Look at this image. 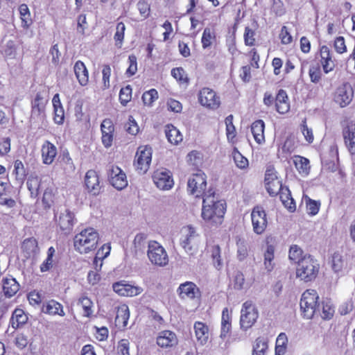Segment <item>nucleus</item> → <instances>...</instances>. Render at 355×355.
<instances>
[{
  "label": "nucleus",
  "mask_w": 355,
  "mask_h": 355,
  "mask_svg": "<svg viewBox=\"0 0 355 355\" xmlns=\"http://www.w3.org/2000/svg\"><path fill=\"white\" fill-rule=\"evenodd\" d=\"M251 220L253 232L261 234L266 229L268 221L266 214L263 207L257 206L251 212Z\"/></svg>",
  "instance_id": "9d476101"
},
{
  "label": "nucleus",
  "mask_w": 355,
  "mask_h": 355,
  "mask_svg": "<svg viewBox=\"0 0 355 355\" xmlns=\"http://www.w3.org/2000/svg\"><path fill=\"white\" fill-rule=\"evenodd\" d=\"M21 248L28 256H31L36 253L37 250V242L34 238L26 239L22 243Z\"/></svg>",
  "instance_id": "37998d69"
},
{
  "label": "nucleus",
  "mask_w": 355,
  "mask_h": 355,
  "mask_svg": "<svg viewBox=\"0 0 355 355\" xmlns=\"http://www.w3.org/2000/svg\"><path fill=\"white\" fill-rule=\"evenodd\" d=\"M211 257L216 268H220L223 265L220 257V248L218 245H214L211 250Z\"/></svg>",
  "instance_id": "e2e57ef3"
},
{
  "label": "nucleus",
  "mask_w": 355,
  "mask_h": 355,
  "mask_svg": "<svg viewBox=\"0 0 355 355\" xmlns=\"http://www.w3.org/2000/svg\"><path fill=\"white\" fill-rule=\"evenodd\" d=\"M111 247L108 243L104 244L96 252L95 262L98 263L106 258L110 253Z\"/></svg>",
  "instance_id": "13d9d810"
},
{
  "label": "nucleus",
  "mask_w": 355,
  "mask_h": 355,
  "mask_svg": "<svg viewBox=\"0 0 355 355\" xmlns=\"http://www.w3.org/2000/svg\"><path fill=\"white\" fill-rule=\"evenodd\" d=\"M158 98V92L155 89L145 92L142 95V101L146 105L151 106Z\"/></svg>",
  "instance_id": "3c124183"
},
{
  "label": "nucleus",
  "mask_w": 355,
  "mask_h": 355,
  "mask_svg": "<svg viewBox=\"0 0 355 355\" xmlns=\"http://www.w3.org/2000/svg\"><path fill=\"white\" fill-rule=\"evenodd\" d=\"M354 98V89L347 82L339 85L334 93V100L341 107L349 105Z\"/></svg>",
  "instance_id": "1a4fd4ad"
},
{
  "label": "nucleus",
  "mask_w": 355,
  "mask_h": 355,
  "mask_svg": "<svg viewBox=\"0 0 355 355\" xmlns=\"http://www.w3.org/2000/svg\"><path fill=\"white\" fill-rule=\"evenodd\" d=\"M112 288L119 295L124 297L137 296L143 292L141 287L132 286L124 280L114 283L112 284Z\"/></svg>",
  "instance_id": "2eb2a0df"
},
{
  "label": "nucleus",
  "mask_w": 355,
  "mask_h": 355,
  "mask_svg": "<svg viewBox=\"0 0 355 355\" xmlns=\"http://www.w3.org/2000/svg\"><path fill=\"white\" fill-rule=\"evenodd\" d=\"M178 343L176 334L168 330L162 331L157 337V344L162 348L175 347Z\"/></svg>",
  "instance_id": "6ab92c4d"
},
{
  "label": "nucleus",
  "mask_w": 355,
  "mask_h": 355,
  "mask_svg": "<svg viewBox=\"0 0 355 355\" xmlns=\"http://www.w3.org/2000/svg\"><path fill=\"white\" fill-rule=\"evenodd\" d=\"M268 349V341L266 338L259 337L256 339L253 346L252 355H265Z\"/></svg>",
  "instance_id": "79ce46f5"
},
{
  "label": "nucleus",
  "mask_w": 355,
  "mask_h": 355,
  "mask_svg": "<svg viewBox=\"0 0 355 355\" xmlns=\"http://www.w3.org/2000/svg\"><path fill=\"white\" fill-rule=\"evenodd\" d=\"M334 46L338 53L342 54L347 51L345 39L342 36L337 37L334 43Z\"/></svg>",
  "instance_id": "69168bd1"
},
{
  "label": "nucleus",
  "mask_w": 355,
  "mask_h": 355,
  "mask_svg": "<svg viewBox=\"0 0 355 355\" xmlns=\"http://www.w3.org/2000/svg\"><path fill=\"white\" fill-rule=\"evenodd\" d=\"M172 76L177 80L182 83L187 82L185 71L182 67L174 68L171 70Z\"/></svg>",
  "instance_id": "338daca9"
},
{
  "label": "nucleus",
  "mask_w": 355,
  "mask_h": 355,
  "mask_svg": "<svg viewBox=\"0 0 355 355\" xmlns=\"http://www.w3.org/2000/svg\"><path fill=\"white\" fill-rule=\"evenodd\" d=\"M125 30V26L123 22H119L116 27V33L114 36V39L116 42V46L119 48L121 47L122 42L124 38V32Z\"/></svg>",
  "instance_id": "8fccbe9b"
},
{
  "label": "nucleus",
  "mask_w": 355,
  "mask_h": 355,
  "mask_svg": "<svg viewBox=\"0 0 355 355\" xmlns=\"http://www.w3.org/2000/svg\"><path fill=\"white\" fill-rule=\"evenodd\" d=\"M226 125L227 137L228 139H232L236 136V129L233 124V116H227L225 120Z\"/></svg>",
  "instance_id": "864d4df0"
},
{
  "label": "nucleus",
  "mask_w": 355,
  "mask_h": 355,
  "mask_svg": "<svg viewBox=\"0 0 355 355\" xmlns=\"http://www.w3.org/2000/svg\"><path fill=\"white\" fill-rule=\"evenodd\" d=\"M147 236L144 233L137 234L134 239V245L136 250H142L146 243Z\"/></svg>",
  "instance_id": "052dcab7"
},
{
  "label": "nucleus",
  "mask_w": 355,
  "mask_h": 355,
  "mask_svg": "<svg viewBox=\"0 0 355 355\" xmlns=\"http://www.w3.org/2000/svg\"><path fill=\"white\" fill-rule=\"evenodd\" d=\"M137 7L139 11L140 15L144 17V19H146L149 16L150 12V6L146 1L139 0L137 4Z\"/></svg>",
  "instance_id": "bf43d9fd"
},
{
  "label": "nucleus",
  "mask_w": 355,
  "mask_h": 355,
  "mask_svg": "<svg viewBox=\"0 0 355 355\" xmlns=\"http://www.w3.org/2000/svg\"><path fill=\"white\" fill-rule=\"evenodd\" d=\"M117 350L121 355L130 354V342L127 339H122L119 342Z\"/></svg>",
  "instance_id": "774afa93"
},
{
  "label": "nucleus",
  "mask_w": 355,
  "mask_h": 355,
  "mask_svg": "<svg viewBox=\"0 0 355 355\" xmlns=\"http://www.w3.org/2000/svg\"><path fill=\"white\" fill-rule=\"evenodd\" d=\"M42 158L44 164H51L57 155V148L49 141H46L42 146Z\"/></svg>",
  "instance_id": "5701e85b"
},
{
  "label": "nucleus",
  "mask_w": 355,
  "mask_h": 355,
  "mask_svg": "<svg viewBox=\"0 0 355 355\" xmlns=\"http://www.w3.org/2000/svg\"><path fill=\"white\" fill-rule=\"evenodd\" d=\"M226 210L225 202L216 199L214 192L207 191L203 198L202 217L210 224H220Z\"/></svg>",
  "instance_id": "f257e3e1"
},
{
  "label": "nucleus",
  "mask_w": 355,
  "mask_h": 355,
  "mask_svg": "<svg viewBox=\"0 0 355 355\" xmlns=\"http://www.w3.org/2000/svg\"><path fill=\"white\" fill-rule=\"evenodd\" d=\"M55 217L62 230L69 232L72 230L74 224V215L69 210L67 209H62L58 216V219L57 215Z\"/></svg>",
  "instance_id": "4be33fe9"
},
{
  "label": "nucleus",
  "mask_w": 355,
  "mask_h": 355,
  "mask_svg": "<svg viewBox=\"0 0 355 355\" xmlns=\"http://www.w3.org/2000/svg\"><path fill=\"white\" fill-rule=\"evenodd\" d=\"M132 98V88L130 85L121 89L119 92V100L123 105H125Z\"/></svg>",
  "instance_id": "603ef678"
},
{
  "label": "nucleus",
  "mask_w": 355,
  "mask_h": 355,
  "mask_svg": "<svg viewBox=\"0 0 355 355\" xmlns=\"http://www.w3.org/2000/svg\"><path fill=\"white\" fill-rule=\"evenodd\" d=\"M152 159V149L148 146H140L137 151L135 165L141 173H146Z\"/></svg>",
  "instance_id": "9b49d317"
},
{
  "label": "nucleus",
  "mask_w": 355,
  "mask_h": 355,
  "mask_svg": "<svg viewBox=\"0 0 355 355\" xmlns=\"http://www.w3.org/2000/svg\"><path fill=\"white\" fill-rule=\"evenodd\" d=\"M346 266V262L343 257L338 252H335L332 256L331 267L335 272H342Z\"/></svg>",
  "instance_id": "a18cd8bd"
},
{
  "label": "nucleus",
  "mask_w": 355,
  "mask_h": 355,
  "mask_svg": "<svg viewBox=\"0 0 355 355\" xmlns=\"http://www.w3.org/2000/svg\"><path fill=\"white\" fill-rule=\"evenodd\" d=\"M318 298L316 291L313 289H307L302 293L300 305L304 318L311 319L313 317L319 306Z\"/></svg>",
  "instance_id": "20e7f679"
},
{
  "label": "nucleus",
  "mask_w": 355,
  "mask_h": 355,
  "mask_svg": "<svg viewBox=\"0 0 355 355\" xmlns=\"http://www.w3.org/2000/svg\"><path fill=\"white\" fill-rule=\"evenodd\" d=\"M237 245V258L239 261L244 260L248 257V246L244 241L241 239L236 243Z\"/></svg>",
  "instance_id": "4d7b16f0"
},
{
  "label": "nucleus",
  "mask_w": 355,
  "mask_h": 355,
  "mask_svg": "<svg viewBox=\"0 0 355 355\" xmlns=\"http://www.w3.org/2000/svg\"><path fill=\"white\" fill-rule=\"evenodd\" d=\"M153 180L155 184L160 190H169L174 184L171 173L166 169H158L155 171Z\"/></svg>",
  "instance_id": "4468645a"
},
{
  "label": "nucleus",
  "mask_w": 355,
  "mask_h": 355,
  "mask_svg": "<svg viewBox=\"0 0 355 355\" xmlns=\"http://www.w3.org/2000/svg\"><path fill=\"white\" fill-rule=\"evenodd\" d=\"M280 200L282 202V204L284 207L291 212H293L296 209V205L294 202V200L291 196V193L288 189H286L285 191H282L279 193Z\"/></svg>",
  "instance_id": "ea45409f"
},
{
  "label": "nucleus",
  "mask_w": 355,
  "mask_h": 355,
  "mask_svg": "<svg viewBox=\"0 0 355 355\" xmlns=\"http://www.w3.org/2000/svg\"><path fill=\"white\" fill-rule=\"evenodd\" d=\"M345 144L352 154H355V121H350L343 130Z\"/></svg>",
  "instance_id": "412c9836"
},
{
  "label": "nucleus",
  "mask_w": 355,
  "mask_h": 355,
  "mask_svg": "<svg viewBox=\"0 0 355 355\" xmlns=\"http://www.w3.org/2000/svg\"><path fill=\"white\" fill-rule=\"evenodd\" d=\"M180 243L185 252L193 254L197 250L200 242V236L192 226H186L182 228Z\"/></svg>",
  "instance_id": "39448f33"
},
{
  "label": "nucleus",
  "mask_w": 355,
  "mask_h": 355,
  "mask_svg": "<svg viewBox=\"0 0 355 355\" xmlns=\"http://www.w3.org/2000/svg\"><path fill=\"white\" fill-rule=\"evenodd\" d=\"M165 133L168 141L172 144L177 145L183 139L180 130L173 125H166Z\"/></svg>",
  "instance_id": "f704fd0d"
},
{
  "label": "nucleus",
  "mask_w": 355,
  "mask_h": 355,
  "mask_svg": "<svg viewBox=\"0 0 355 355\" xmlns=\"http://www.w3.org/2000/svg\"><path fill=\"white\" fill-rule=\"evenodd\" d=\"M78 304L82 306L84 316L89 318L93 314L94 304L87 296L82 295L80 297Z\"/></svg>",
  "instance_id": "58836bf2"
},
{
  "label": "nucleus",
  "mask_w": 355,
  "mask_h": 355,
  "mask_svg": "<svg viewBox=\"0 0 355 355\" xmlns=\"http://www.w3.org/2000/svg\"><path fill=\"white\" fill-rule=\"evenodd\" d=\"M232 157L236 166L240 169H245L248 167V159L245 157L237 149L232 152Z\"/></svg>",
  "instance_id": "de8ad7c7"
},
{
  "label": "nucleus",
  "mask_w": 355,
  "mask_h": 355,
  "mask_svg": "<svg viewBox=\"0 0 355 355\" xmlns=\"http://www.w3.org/2000/svg\"><path fill=\"white\" fill-rule=\"evenodd\" d=\"M19 290V284L12 277H6L3 279V291L6 297L14 296Z\"/></svg>",
  "instance_id": "bb28decb"
},
{
  "label": "nucleus",
  "mask_w": 355,
  "mask_h": 355,
  "mask_svg": "<svg viewBox=\"0 0 355 355\" xmlns=\"http://www.w3.org/2000/svg\"><path fill=\"white\" fill-rule=\"evenodd\" d=\"M265 123L263 120H257L251 125V131L254 140L258 144H262L265 141L264 137Z\"/></svg>",
  "instance_id": "72a5a7b5"
},
{
  "label": "nucleus",
  "mask_w": 355,
  "mask_h": 355,
  "mask_svg": "<svg viewBox=\"0 0 355 355\" xmlns=\"http://www.w3.org/2000/svg\"><path fill=\"white\" fill-rule=\"evenodd\" d=\"M42 312L51 315H65L62 305L53 300L48 301L45 304L43 305Z\"/></svg>",
  "instance_id": "c756f323"
},
{
  "label": "nucleus",
  "mask_w": 355,
  "mask_h": 355,
  "mask_svg": "<svg viewBox=\"0 0 355 355\" xmlns=\"http://www.w3.org/2000/svg\"><path fill=\"white\" fill-rule=\"evenodd\" d=\"M309 74L311 81L313 83H318L321 79V69L318 64L311 65Z\"/></svg>",
  "instance_id": "5fc2aeb1"
},
{
  "label": "nucleus",
  "mask_w": 355,
  "mask_h": 355,
  "mask_svg": "<svg viewBox=\"0 0 355 355\" xmlns=\"http://www.w3.org/2000/svg\"><path fill=\"white\" fill-rule=\"evenodd\" d=\"M55 250L53 247H50L47 251V257L40 265V270L42 272L49 271L53 265L54 261L53 257L55 254Z\"/></svg>",
  "instance_id": "49530a36"
},
{
  "label": "nucleus",
  "mask_w": 355,
  "mask_h": 355,
  "mask_svg": "<svg viewBox=\"0 0 355 355\" xmlns=\"http://www.w3.org/2000/svg\"><path fill=\"white\" fill-rule=\"evenodd\" d=\"M259 317V312L255 304L252 301L245 302L241 310L240 326L243 331L251 328Z\"/></svg>",
  "instance_id": "423d86ee"
},
{
  "label": "nucleus",
  "mask_w": 355,
  "mask_h": 355,
  "mask_svg": "<svg viewBox=\"0 0 355 355\" xmlns=\"http://www.w3.org/2000/svg\"><path fill=\"white\" fill-rule=\"evenodd\" d=\"M21 26L24 28H28L32 23L31 12L26 4H21L19 7Z\"/></svg>",
  "instance_id": "a19ab883"
},
{
  "label": "nucleus",
  "mask_w": 355,
  "mask_h": 355,
  "mask_svg": "<svg viewBox=\"0 0 355 355\" xmlns=\"http://www.w3.org/2000/svg\"><path fill=\"white\" fill-rule=\"evenodd\" d=\"M275 107L277 112L281 114L287 113L290 110V103L286 92L280 89L275 98Z\"/></svg>",
  "instance_id": "b1692460"
},
{
  "label": "nucleus",
  "mask_w": 355,
  "mask_h": 355,
  "mask_svg": "<svg viewBox=\"0 0 355 355\" xmlns=\"http://www.w3.org/2000/svg\"><path fill=\"white\" fill-rule=\"evenodd\" d=\"M215 38L216 36L214 31L211 30L209 28H205L201 39L202 48L204 49L209 48Z\"/></svg>",
  "instance_id": "c03bdc74"
},
{
  "label": "nucleus",
  "mask_w": 355,
  "mask_h": 355,
  "mask_svg": "<svg viewBox=\"0 0 355 355\" xmlns=\"http://www.w3.org/2000/svg\"><path fill=\"white\" fill-rule=\"evenodd\" d=\"M266 190L270 196H276L284 190L282 182L279 180L273 168H268L265 174Z\"/></svg>",
  "instance_id": "ddd939ff"
},
{
  "label": "nucleus",
  "mask_w": 355,
  "mask_h": 355,
  "mask_svg": "<svg viewBox=\"0 0 355 355\" xmlns=\"http://www.w3.org/2000/svg\"><path fill=\"white\" fill-rule=\"evenodd\" d=\"M147 256L150 261L156 266H164L168 262V254L165 249L156 241L148 242Z\"/></svg>",
  "instance_id": "0eeeda50"
},
{
  "label": "nucleus",
  "mask_w": 355,
  "mask_h": 355,
  "mask_svg": "<svg viewBox=\"0 0 355 355\" xmlns=\"http://www.w3.org/2000/svg\"><path fill=\"white\" fill-rule=\"evenodd\" d=\"M129 67L126 70V75L132 76L137 71V58L134 55H130L128 57Z\"/></svg>",
  "instance_id": "680f3d73"
},
{
  "label": "nucleus",
  "mask_w": 355,
  "mask_h": 355,
  "mask_svg": "<svg viewBox=\"0 0 355 355\" xmlns=\"http://www.w3.org/2000/svg\"><path fill=\"white\" fill-rule=\"evenodd\" d=\"M198 100L202 106L211 110H216L220 105V97L213 89L208 87H204L200 91Z\"/></svg>",
  "instance_id": "f8f14e48"
},
{
  "label": "nucleus",
  "mask_w": 355,
  "mask_h": 355,
  "mask_svg": "<svg viewBox=\"0 0 355 355\" xmlns=\"http://www.w3.org/2000/svg\"><path fill=\"white\" fill-rule=\"evenodd\" d=\"M306 202V211L308 214L311 216L316 215L320 209V203L318 201L311 200V198L306 197L304 198Z\"/></svg>",
  "instance_id": "09e8293b"
},
{
  "label": "nucleus",
  "mask_w": 355,
  "mask_h": 355,
  "mask_svg": "<svg viewBox=\"0 0 355 355\" xmlns=\"http://www.w3.org/2000/svg\"><path fill=\"white\" fill-rule=\"evenodd\" d=\"M293 162L297 171L302 176L305 177L309 174L311 166L307 158L300 155H295Z\"/></svg>",
  "instance_id": "c85d7f7f"
},
{
  "label": "nucleus",
  "mask_w": 355,
  "mask_h": 355,
  "mask_svg": "<svg viewBox=\"0 0 355 355\" xmlns=\"http://www.w3.org/2000/svg\"><path fill=\"white\" fill-rule=\"evenodd\" d=\"M275 247L272 244H267L264 252V268L268 272H271L275 266L274 262Z\"/></svg>",
  "instance_id": "c9c22d12"
},
{
  "label": "nucleus",
  "mask_w": 355,
  "mask_h": 355,
  "mask_svg": "<svg viewBox=\"0 0 355 355\" xmlns=\"http://www.w3.org/2000/svg\"><path fill=\"white\" fill-rule=\"evenodd\" d=\"M85 184L89 193L97 195L100 193L101 187L100 185L99 177L94 170H89L85 175Z\"/></svg>",
  "instance_id": "aec40b11"
},
{
  "label": "nucleus",
  "mask_w": 355,
  "mask_h": 355,
  "mask_svg": "<svg viewBox=\"0 0 355 355\" xmlns=\"http://www.w3.org/2000/svg\"><path fill=\"white\" fill-rule=\"evenodd\" d=\"M73 71L79 84L81 86H86L89 82V72L85 64L78 60L73 66Z\"/></svg>",
  "instance_id": "393cba45"
},
{
  "label": "nucleus",
  "mask_w": 355,
  "mask_h": 355,
  "mask_svg": "<svg viewBox=\"0 0 355 355\" xmlns=\"http://www.w3.org/2000/svg\"><path fill=\"white\" fill-rule=\"evenodd\" d=\"M99 240V234L92 227L85 228L77 234L73 239L75 250L80 254H87L96 250Z\"/></svg>",
  "instance_id": "f03ea898"
},
{
  "label": "nucleus",
  "mask_w": 355,
  "mask_h": 355,
  "mask_svg": "<svg viewBox=\"0 0 355 355\" xmlns=\"http://www.w3.org/2000/svg\"><path fill=\"white\" fill-rule=\"evenodd\" d=\"M108 177L110 184L118 190H121L128 185L125 173L116 166H110L108 170Z\"/></svg>",
  "instance_id": "dca6fc26"
},
{
  "label": "nucleus",
  "mask_w": 355,
  "mask_h": 355,
  "mask_svg": "<svg viewBox=\"0 0 355 355\" xmlns=\"http://www.w3.org/2000/svg\"><path fill=\"white\" fill-rule=\"evenodd\" d=\"M54 117L53 120L56 124L61 125L64 121V110L60 101V95L55 94L52 99Z\"/></svg>",
  "instance_id": "a878e982"
},
{
  "label": "nucleus",
  "mask_w": 355,
  "mask_h": 355,
  "mask_svg": "<svg viewBox=\"0 0 355 355\" xmlns=\"http://www.w3.org/2000/svg\"><path fill=\"white\" fill-rule=\"evenodd\" d=\"M28 316L24 310L21 309H15L12 312L10 323L13 329H17L26 324Z\"/></svg>",
  "instance_id": "473e14b6"
},
{
  "label": "nucleus",
  "mask_w": 355,
  "mask_h": 355,
  "mask_svg": "<svg viewBox=\"0 0 355 355\" xmlns=\"http://www.w3.org/2000/svg\"><path fill=\"white\" fill-rule=\"evenodd\" d=\"M130 318L129 308L126 304L119 306L116 311L115 318L116 325L120 327H125Z\"/></svg>",
  "instance_id": "2f4dec72"
},
{
  "label": "nucleus",
  "mask_w": 355,
  "mask_h": 355,
  "mask_svg": "<svg viewBox=\"0 0 355 355\" xmlns=\"http://www.w3.org/2000/svg\"><path fill=\"white\" fill-rule=\"evenodd\" d=\"M194 331L197 341L201 345H205L209 339V327L202 322L194 323Z\"/></svg>",
  "instance_id": "cd10ccee"
},
{
  "label": "nucleus",
  "mask_w": 355,
  "mask_h": 355,
  "mask_svg": "<svg viewBox=\"0 0 355 355\" xmlns=\"http://www.w3.org/2000/svg\"><path fill=\"white\" fill-rule=\"evenodd\" d=\"M40 179L36 175H31L27 180V187L31 192L32 197L35 198L39 193L40 187Z\"/></svg>",
  "instance_id": "e433bc0d"
},
{
  "label": "nucleus",
  "mask_w": 355,
  "mask_h": 355,
  "mask_svg": "<svg viewBox=\"0 0 355 355\" xmlns=\"http://www.w3.org/2000/svg\"><path fill=\"white\" fill-rule=\"evenodd\" d=\"M188 191L196 198L205 196V191L207 187V180L205 174L201 171H198L196 173L193 174L189 179Z\"/></svg>",
  "instance_id": "6e6552de"
},
{
  "label": "nucleus",
  "mask_w": 355,
  "mask_h": 355,
  "mask_svg": "<svg viewBox=\"0 0 355 355\" xmlns=\"http://www.w3.org/2000/svg\"><path fill=\"white\" fill-rule=\"evenodd\" d=\"M177 293L182 300H195L199 298L200 295L198 287L192 282L180 284L177 289Z\"/></svg>",
  "instance_id": "f3484780"
},
{
  "label": "nucleus",
  "mask_w": 355,
  "mask_h": 355,
  "mask_svg": "<svg viewBox=\"0 0 355 355\" xmlns=\"http://www.w3.org/2000/svg\"><path fill=\"white\" fill-rule=\"evenodd\" d=\"M300 130L304 135L305 140L311 144L313 141L314 136L313 130L311 128H309L306 123V121H303L302 123L300 125Z\"/></svg>",
  "instance_id": "6e6d98bb"
},
{
  "label": "nucleus",
  "mask_w": 355,
  "mask_h": 355,
  "mask_svg": "<svg viewBox=\"0 0 355 355\" xmlns=\"http://www.w3.org/2000/svg\"><path fill=\"white\" fill-rule=\"evenodd\" d=\"M45 103L40 93H37L32 101V117L42 119L44 115Z\"/></svg>",
  "instance_id": "7c9ffc66"
},
{
  "label": "nucleus",
  "mask_w": 355,
  "mask_h": 355,
  "mask_svg": "<svg viewBox=\"0 0 355 355\" xmlns=\"http://www.w3.org/2000/svg\"><path fill=\"white\" fill-rule=\"evenodd\" d=\"M187 162L195 166H198L201 164V154L197 151H191L187 156Z\"/></svg>",
  "instance_id": "0e129e2a"
},
{
  "label": "nucleus",
  "mask_w": 355,
  "mask_h": 355,
  "mask_svg": "<svg viewBox=\"0 0 355 355\" xmlns=\"http://www.w3.org/2000/svg\"><path fill=\"white\" fill-rule=\"evenodd\" d=\"M320 270L318 261L311 254L305 257L297 265L296 277L304 282L313 281L318 276Z\"/></svg>",
  "instance_id": "7ed1b4c3"
},
{
  "label": "nucleus",
  "mask_w": 355,
  "mask_h": 355,
  "mask_svg": "<svg viewBox=\"0 0 355 355\" xmlns=\"http://www.w3.org/2000/svg\"><path fill=\"white\" fill-rule=\"evenodd\" d=\"M306 254L298 245H292L289 249L288 258L291 261L299 264Z\"/></svg>",
  "instance_id": "4c0bfd02"
},
{
  "label": "nucleus",
  "mask_w": 355,
  "mask_h": 355,
  "mask_svg": "<svg viewBox=\"0 0 355 355\" xmlns=\"http://www.w3.org/2000/svg\"><path fill=\"white\" fill-rule=\"evenodd\" d=\"M320 55L323 71L325 73L332 71L335 68L336 64L333 60V54L329 48L326 45L322 46L320 50Z\"/></svg>",
  "instance_id": "a211bd4d"
}]
</instances>
